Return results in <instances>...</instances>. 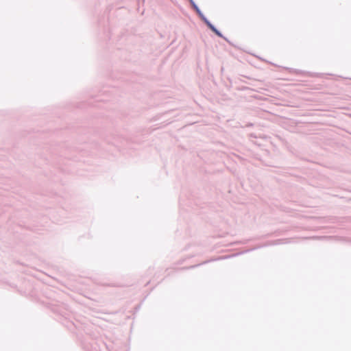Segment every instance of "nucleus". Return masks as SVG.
I'll return each instance as SVG.
<instances>
[{
	"label": "nucleus",
	"mask_w": 351,
	"mask_h": 351,
	"mask_svg": "<svg viewBox=\"0 0 351 351\" xmlns=\"http://www.w3.org/2000/svg\"><path fill=\"white\" fill-rule=\"evenodd\" d=\"M53 313L64 317L67 315L68 306L64 303L58 302L49 304L48 306Z\"/></svg>",
	"instance_id": "obj_1"
},
{
	"label": "nucleus",
	"mask_w": 351,
	"mask_h": 351,
	"mask_svg": "<svg viewBox=\"0 0 351 351\" xmlns=\"http://www.w3.org/2000/svg\"><path fill=\"white\" fill-rule=\"evenodd\" d=\"M210 29L218 36H221L220 33L211 25H209Z\"/></svg>",
	"instance_id": "obj_2"
},
{
	"label": "nucleus",
	"mask_w": 351,
	"mask_h": 351,
	"mask_svg": "<svg viewBox=\"0 0 351 351\" xmlns=\"http://www.w3.org/2000/svg\"><path fill=\"white\" fill-rule=\"evenodd\" d=\"M141 308V304H138L134 307V311L138 312Z\"/></svg>",
	"instance_id": "obj_3"
},
{
	"label": "nucleus",
	"mask_w": 351,
	"mask_h": 351,
	"mask_svg": "<svg viewBox=\"0 0 351 351\" xmlns=\"http://www.w3.org/2000/svg\"><path fill=\"white\" fill-rule=\"evenodd\" d=\"M175 39H173V40L171 41V44H173L175 42Z\"/></svg>",
	"instance_id": "obj_4"
}]
</instances>
